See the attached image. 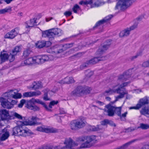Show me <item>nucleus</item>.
Wrapping results in <instances>:
<instances>
[{"label":"nucleus","instance_id":"58","mask_svg":"<svg viewBox=\"0 0 149 149\" xmlns=\"http://www.w3.org/2000/svg\"><path fill=\"white\" fill-rule=\"evenodd\" d=\"M36 117H34V116H32V118H31V120H28V121H34L35 122V124L33 125H36Z\"/></svg>","mask_w":149,"mask_h":149},{"label":"nucleus","instance_id":"56","mask_svg":"<svg viewBox=\"0 0 149 149\" xmlns=\"http://www.w3.org/2000/svg\"><path fill=\"white\" fill-rule=\"evenodd\" d=\"M143 18V16L141 15L138 17L137 18H136V20H137V22H139L141 21Z\"/></svg>","mask_w":149,"mask_h":149},{"label":"nucleus","instance_id":"13","mask_svg":"<svg viewBox=\"0 0 149 149\" xmlns=\"http://www.w3.org/2000/svg\"><path fill=\"white\" fill-rule=\"evenodd\" d=\"M148 98L146 96L143 98L140 99L138 103L136 106L131 107L130 109H138L148 104Z\"/></svg>","mask_w":149,"mask_h":149},{"label":"nucleus","instance_id":"45","mask_svg":"<svg viewBox=\"0 0 149 149\" xmlns=\"http://www.w3.org/2000/svg\"><path fill=\"white\" fill-rule=\"evenodd\" d=\"M142 54V52H139L137 53L136 55L135 56H132L131 57V59L132 60H133L134 59H135L138 57L139 56H141Z\"/></svg>","mask_w":149,"mask_h":149},{"label":"nucleus","instance_id":"54","mask_svg":"<svg viewBox=\"0 0 149 149\" xmlns=\"http://www.w3.org/2000/svg\"><path fill=\"white\" fill-rule=\"evenodd\" d=\"M88 73L86 74L87 76L88 77H90L93 74V72L92 71H91L90 70H88Z\"/></svg>","mask_w":149,"mask_h":149},{"label":"nucleus","instance_id":"6","mask_svg":"<svg viewBox=\"0 0 149 149\" xmlns=\"http://www.w3.org/2000/svg\"><path fill=\"white\" fill-rule=\"evenodd\" d=\"M36 103L40 104L43 106L47 110L51 111V109H49L45 104L41 100L34 98H32L27 102L26 105V107L34 111H39L40 109L39 107L36 105H33Z\"/></svg>","mask_w":149,"mask_h":149},{"label":"nucleus","instance_id":"4","mask_svg":"<svg viewBox=\"0 0 149 149\" xmlns=\"http://www.w3.org/2000/svg\"><path fill=\"white\" fill-rule=\"evenodd\" d=\"M78 140L79 141H85V143L81 145L80 148H89L97 141L96 137L94 135L80 137L78 138Z\"/></svg>","mask_w":149,"mask_h":149},{"label":"nucleus","instance_id":"35","mask_svg":"<svg viewBox=\"0 0 149 149\" xmlns=\"http://www.w3.org/2000/svg\"><path fill=\"white\" fill-rule=\"evenodd\" d=\"M42 87V85L41 82H38L37 83H34V84L33 85L31 88L35 89H38Z\"/></svg>","mask_w":149,"mask_h":149},{"label":"nucleus","instance_id":"41","mask_svg":"<svg viewBox=\"0 0 149 149\" xmlns=\"http://www.w3.org/2000/svg\"><path fill=\"white\" fill-rule=\"evenodd\" d=\"M139 128H140L143 130H146L149 128V125L147 124L141 123Z\"/></svg>","mask_w":149,"mask_h":149},{"label":"nucleus","instance_id":"9","mask_svg":"<svg viewBox=\"0 0 149 149\" xmlns=\"http://www.w3.org/2000/svg\"><path fill=\"white\" fill-rule=\"evenodd\" d=\"M86 122L82 119L73 120L70 123V127L72 130H76L84 127L86 125Z\"/></svg>","mask_w":149,"mask_h":149},{"label":"nucleus","instance_id":"16","mask_svg":"<svg viewBox=\"0 0 149 149\" xmlns=\"http://www.w3.org/2000/svg\"><path fill=\"white\" fill-rule=\"evenodd\" d=\"M86 90V87L80 86L77 87L72 92V93L74 95L79 96L84 93L85 92Z\"/></svg>","mask_w":149,"mask_h":149},{"label":"nucleus","instance_id":"48","mask_svg":"<svg viewBox=\"0 0 149 149\" xmlns=\"http://www.w3.org/2000/svg\"><path fill=\"white\" fill-rule=\"evenodd\" d=\"M58 103V102L57 101H53L51 102L49 105V107L50 108H52V106H53L55 104H57Z\"/></svg>","mask_w":149,"mask_h":149},{"label":"nucleus","instance_id":"8","mask_svg":"<svg viewBox=\"0 0 149 149\" xmlns=\"http://www.w3.org/2000/svg\"><path fill=\"white\" fill-rule=\"evenodd\" d=\"M136 0H119L115 7L116 10H124L131 6Z\"/></svg>","mask_w":149,"mask_h":149},{"label":"nucleus","instance_id":"64","mask_svg":"<svg viewBox=\"0 0 149 149\" xmlns=\"http://www.w3.org/2000/svg\"><path fill=\"white\" fill-rule=\"evenodd\" d=\"M4 1L7 3H10L13 0H4Z\"/></svg>","mask_w":149,"mask_h":149},{"label":"nucleus","instance_id":"17","mask_svg":"<svg viewBox=\"0 0 149 149\" xmlns=\"http://www.w3.org/2000/svg\"><path fill=\"white\" fill-rule=\"evenodd\" d=\"M0 113L1 114V118L3 120H11L13 118L12 116L9 115L8 111L6 109L1 110L0 111Z\"/></svg>","mask_w":149,"mask_h":149},{"label":"nucleus","instance_id":"1","mask_svg":"<svg viewBox=\"0 0 149 149\" xmlns=\"http://www.w3.org/2000/svg\"><path fill=\"white\" fill-rule=\"evenodd\" d=\"M35 123L34 121H17V126L13 129V135L25 137L33 134V133L25 126L33 125Z\"/></svg>","mask_w":149,"mask_h":149},{"label":"nucleus","instance_id":"28","mask_svg":"<svg viewBox=\"0 0 149 149\" xmlns=\"http://www.w3.org/2000/svg\"><path fill=\"white\" fill-rule=\"evenodd\" d=\"M137 140L136 139L132 140L127 143H126L125 144L123 145V146L114 149H125L128 147L129 145L137 141Z\"/></svg>","mask_w":149,"mask_h":149},{"label":"nucleus","instance_id":"30","mask_svg":"<svg viewBox=\"0 0 149 149\" xmlns=\"http://www.w3.org/2000/svg\"><path fill=\"white\" fill-rule=\"evenodd\" d=\"M0 58L1 61L4 62L8 60V54L6 53H4V51L1 52L0 54Z\"/></svg>","mask_w":149,"mask_h":149},{"label":"nucleus","instance_id":"59","mask_svg":"<svg viewBox=\"0 0 149 149\" xmlns=\"http://www.w3.org/2000/svg\"><path fill=\"white\" fill-rule=\"evenodd\" d=\"M140 149H149V144L144 146Z\"/></svg>","mask_w":149,"mask_h":149},{"label":"nucleus","instance_id":"40","mask_svg":"<svg viewBox=\"0 0 149 149\" xmlns=\"http://www.w3.org/2000/svg\"><path fill=\"white\" fill-rule=\"evenodd\" d=\"M92 3V2L91 1H89L88 0V1L85 0V1H81L79 3L80 5H88V4H90L91 5Z\"/></svg>","mask_w":149,"mask_h":149},{"label":"nucleus","instance_id":"57","mask_svg":"<svg viewBox=\"0 0 149 149\" xmlns=\"http://www.w3.org/2000/svg\"><path fill=\"white\" fill-rule=\"evenodd\" d=\"M134 128H129L126 130V132H130L134 130Z\"/></svg>","mask_w":149,"mask_h":149},{"label":"nucleus","instance_id":"25","mask_svg":"<svg viewBox=\"0 0 149 149\" xmlns=\"http://www.w3.org/2000/svg\"><path fill=\"white\" fill-rule=\"evenodd\" d=\"M112 17L113 16L112 15H110L106 17L103 19H102L101 20H100L97 22L96 24V26H98L105 23V22H107L108 21L110 20Z\"/></svg>","mask_w":149,"mask_h":149},{"label":"nucleus","instance_id":"43","mask_svg":"<svg viewBox=\"0 0 149 149\" xmlns=\"http://www.w3.org/2000/svg\"><path fill=\"white\" fill-rule=\"evenodd\" d=\"M80 9L79 6L77 4H75L72 8V10L74 13H77V11Z\"/></svg>","mask_w":149,"mask_h":149},{"label":"nucleus","instance_id":"24","mask_svg":"<svg viewBox=\"0 0 149 149\" xmlns=\"http://www.w3.org/2000/svg\"><path fill=\"white\" fill-rule=\"evenodd\" d=\"M1 105L3 108L8 109H10L13 107V104L8 100L4 98L2 103H1Z\"/></svg>","mask_w":149,"mask_h":149},{"label":"nucleus","instance_id":"42","mask_svg":"<svg viewBox=\"0 0 149 149\" xmlns=\"http://www.w3.org/2000/svg\"><path fill=\"white\" fill-rule=\"evenodd\" d=\"M41 92L39 91H32V96H37L40 95Z\"/></svg>","mask_w":149,"mask_h":149},{"label":"nucleus","instance_id":"21","mask_svg":"<svg viewBox=\"0 0 149 149\" xmlns=\"http://www.w3.org/2000/svg\"><path fill=\"white\" fill-rule=\"evenodd\" d=\"M9 136V131L6 128H4L2 130V135L0 139L2 141H4L7 139Z\"/></svg>","mask_w":149,"mask_h":149},{"label":"nucleus","instance_id":"61","mask_svg":"<svg viewBox=\"0 0 149 149\" xmlns=\"http://www.w3.org/2000/svg\"><path fill=\"white\" fill-rule=\"evenodd\" d=\"M50 146L52 147L53 148H52L53 149H60V148H61V149H63V147H61L60 146H56V147H53V146Z\"/></svg>","mask_w":149,"mask_h":149},{"label":"nucleus","instance_id":"60","mask_svg":"<svg viewBox=\"0 0 149 149\" xmlns=\"http://www.w3.org/2000/svg\"><path fill=\"white\" fill-rule=\"evenodd\" d=\"M66 112L63 109H60V114H65Z\"/></svg>","mask_w":149,"mask_h":149},{"label":"nucleus","instance_id":"39","mask_svg":"<svg viewBox=\"0 0 149 149\" xmlns=\"http://www.w3.org/2000/svg\"><path fill=\"white\" fill-rule=\"evenodd\" d=\"M23 97H31L32 96V91H29L28 92H26L24 93L22 95Z\"/></svg>","mask_w":149,"mask_h":149},{"label":"nucleus","instance_id":"20","mask_svg":"<svg viewBox=\"0 0 149 149\" xmlns=\"http://www.w3.org/2000/svg\"><path fill=\"white\" fill-rule=\"evenodd\" d=\"M121 109L122 107H115L114 111V112H115V113L119 116L121 119L123 118H125L127 113V112L126 111L124 113L121 114Z\"/></svg>","mask_w":149,"mask_h":149},{"label":"nucleus","instance_id":"12","mask_svg":"<svg viewBox=\"0 0 149 149\" xmlns=\"http://www.w3.org/2000/svg\"><path fill=\"white\" fill-rule=\"evenodd\" d=\"M65 146L63 147V149H75L74 148L78 145L77 143L73 142L72 140L70 138H66L64 142Z\"/></svg>","mask_w":149,"mask_h":149},{"label":"nucleus","instance_id":"50","mask_svg":"<svg viewBox=\"0 0 149 149\" xmlns=\"http://www.w3.org/2000/svg\"><path fill=\"white\" fill-rule=\"evenodd\" d=\"M72 43L66 44H64L63 47L65 48H68L72 47Z\"/></svg>","mask_w":149,"mask_h":149},{"label":"nucleus","instance_id":"27","mask_svg":"<svg viewBox=\"0 0 149 149\" xmlns=\"http://www.w3.org/2000/svg\"><path fill=\"white\" fill-rule=\"evenodd\" d=\"M43 91L44 93V96L43 97V99L45 100H49V98L47 97L48 95H50L51 96L53 93L52 91H49L48 88L45 89Z\"/></svg>","mask_w":149,"mask_h":149},{"label":"nucleus","instance_id":"52","mask_svg":"<svg viewBox=\"0 0 149 149\" xmlns=\"http://www.w3.org/2000/svg\"><path fill=\"white\" fill-rule=\"evenodd\" d=\"M72 14V12L70 11H65L64 13V15L66 17L70 16Z\"/></svg>","mask_w":149,"mask_h":149},{"label":"nucleus","instance_id":"55","mask_svg":"<svg viewBox=\"0 0 149 149\" xmlns=\"http://www.w3.org/2000/svg\"><path fill=\"white\" fill-rule=\"evenodd\" d=\"M52 148V147L49 146H46L40 148L38 149H53Z\"/></svg>","mask_w":149,"mask_h":149},{"label":"nucleus","instance_id":"31","mask_svg":"<svg viewBox=\"0 0 149 149\" xmlns=\"http://www.w3.org/2000/svg\"><path fill=\"white\" fill-rule=\"evenodd\" d=\"M12 10L11 7L9 6L4 9H0V15L10 12Z\"/></svg>","mask_w":149,"mask_h":149},{"label":"nucleus","instance_id":"33","mask_svg":"<svg viewBox=\"0 0 149 149\" xmlns=\"http://www.w3.org/2000/svg\"><path fill=\"white\" fill-rule=\"evenodd\" d=\"M104 4V3L101 2L99 0L96 1L93 3L91 4V8L97 7Z\"/></svg>","mask_w":149,"mask_h":149},{"label":"nucleus","instance_id":"15","mask_svg":"<svg viewBox=\"0 0 149 149\" xmlns=\"http://www.w3.org/2000/svg\"><path fill=\"white\" fill-rule=\"evenodd\" d=\"M19 29L18 28H15L12 29L5 35V38L10 39L14 38L19 33Z\"/></svg>","mask_w":149,"mask_h":149},{"label":"nucleus","instance_id":"34","mask_svg":"<svg viewBox=\"0 0 149 149\" xmlns=\"http://www.w3.org/2000/svg\"><path fill=\"white\" fill-rule=\"evenodd\" d=\"M36 47L39 48H41L45 46V41H39L35 43Z\"/></svg>","mask_w":149,"mask_h":149},{"label":"nucleus","instance_id":"38","mask_svg":"<svg viewBox=\"0 0 149 149\" xmlns=\"http://www.w3.org/2000/svg\"><path fill=\"white\" fill-rule=\"evenodd\" d=\"M16 55H14L12 52L10 53L9 55H8V59L10 61V62L13 61L15 59V56Z\"/></svg>","mask_w":149,"mask_h":149},{"label":"nucleus","instance_id":"22","mask_svg":"<svg viewBox=\"0 0 149 149\" xmlns=\"http://www.w3.org/2000/svg\"><path fill=\"white\" fill-rule=\"evenodd\" d=\"M75 81L73 78L70 77H67L63 79L60 81L59 83L61 84H70V83H74Z\"/></svg>","mask_w":149,"mask_h":149},{"label":"nucleus","instance_id":"47","mask_svg":"<svg viewBox=\"0 0 149 149\" xmlns=\"http://www.w3.org/2000/svg\"><path fill=\"white\" fill-rule=\"evenodd\" d=\"M142 66L144 68L149 67V59L143 62L142 64Z\"/></svg>","mask_w":149,"mask_h":149},{"label":"nucleus","instance_id":"53","mask_svg":"<svg viewBox=\"0 0 149 149\" xmlns=\"http://www.w3.org/2000/svg\"><path fill=\"white\" fill-rule=\"evenodd\" d=\"M45 46L46 47H48L50 46L51 45L52 43L49 41H45Z\"/></svg>","mask_w":149,"mask_h":149},{"label":"nucleus","instance_id":"2","mask_svg":"<svg viewBox=\"0 0 149 149\" xmlns=\"http://www.w3.org/2000/svg\"><path fill=\"white\" fill-rule=\"evenodd\" d=\"M110 43L105 44L101 46L96 53L97 57L87 61L80 66L81 70H83L88 67L89 65L94 64L100 61L105 60L107 57L102 56V55L109 47Z\"/></svg>","mask_w":149,"mask_h":149},{"label":"nucleus","instance_id":"37","mask_svg":"<svg viewBox=\"0 0 149 149\" xmlns=\"http://www.w3.org/2000/svg\"><path fill=\"white\" fill-rule=\"evenodd\" d=\"M21 50V48L20 47L16 46L12 52L14 55H16L17 53L19 52Z\"/></svg>","mask_w":149,"mask_h":149},{"label":"nucleus","instance_id":"3","mask_svg":"<svg viewBox=\"0 0 149 149\" xmlns=\"http://www.w3.org/2000/svg\"><path fill=\"white\" fill-rule=\"evenodd\" d=\"M132 70H129L123 74L118 76L117 81V84L113 86L116 88H120V89L124 87L127 86L130 83V81L124 82L128 79L130 77Z\"/></svg>","mask_w":149,"mask_h":149},{"label":"nucleus","instance_id":"36","mask_svg":"<svg viewBox=\"0 0 149 149\" xmlns=\"http://www.w3.org/2000/svg\"><path fill=\"white\" fill-rule=\"evenodd\" d=\"M13 116H12L13 118L12 119H14L15 118H16L19 120H22V116L17 113H14L13 114Z\"/></svg>","mask_w":149,"mask_h":149},{"label":"nucleus","instance_id":"19","mask_svg":"<svg viewBox=\"0 0 149 149\" xmlns=\"http://www.w3.org/2000/svg\"><path fill=\"white\" fill-rule=\"evenodd\" d=\"M37 19L34 18L31 19L29 21L26 22L25 24V27L26 28L30 29L34 26L37 25Z\"/></svg>","mask_w":149,"mask_h":149},{"label":"nucleus","instance_id":"49","mask_svg":"<svg viewBox=\"0 0 149 149\" xmlns=\"http://www.w3.org/2000/svg\"><path fill=\"white\" fill-rule=\"evenodd\" d=\"M26 101L24 99H22L20 102V103L18 104V107L19 108H21L22 107L23 104L25 103Z\"/></svg>","mask_w":149,"mask_h":149},{"label":"nucleus","instance_id":"5","mask_svg":"<svg viewBox=\"0 0 149 149\" xmlns=\"http://www.w3.org/2000/svg\"><path fill=\"white\" fill-rule=\"evenodd\" d=\"M116 92L119 94V95L115 97L116 99L115 101L113 102H111L112 104L114 103L119 99L124 97L125 95L127 94L128 93L127 91L126 90L125 88L123 89H120V88H116L113 87L112 89H110L107 91H106L104 93V95L105 96H107L108 95L112 94Z\"/></svg>","mask_w":149,"mask_h":149},{"label":"nucleus","instance_id":"44","mask_svg":"<svg viewBox=\"0 0 149 149\" xmlns=\"http://www.w3.org/2000/svg\"><path fill=\"white\" fill-rule=\"evenodd\" d=\"M30 51L29 49H26L24 51L23 53V56L24 57H27L30 54Z\"/></svg>","mask_w":149,"mask_h":149},{"label":"nucleus","instance_id":"11","mask_svg":"<svg viewBox=\"0 0 149 149\" xmlns=\"http://www.w3.org/2000/svg\"><path fill=\"white\" fill-rule=\"evenodd\" d=\"M36 130L46 133H54L57 132V130L55 128L44 125L38 127L36 128Z\"/></svg>","mask_w":149,"mask_h":149},{"label":"nucleus","instance_id":"26","mask_svg":"<svg viewBox=\"0 0 149 149\" xmlns=\"http://www.w3.org/2000/svg\"><path fill=\"white\" fill-rule=\"evenodd\" d=\"M130 29L127 28L120 33L119 36L120 37L128 36L130 35Z\"/></svg>","mask_w":149,"mask_h":149},{"label":"nucleus","instance_id":"14","mask_svg":"<svg viewBox=\"0 0 149 149\" xmlns=\"http://www.w3.org/2000/svg\"><path fill=\"white\" fill-rule=\"evenodd\" d=\"M5 94H7L6 95H7L8 97V99L11 98L17 99L21 98L22 97L21 93H17L13 90L8 91Z\"/></svg>","mask_w":149,"mask_h":149},{"label":"nucleus","instance_id":"63","mask_svg":"<svg viewBox=\"0 0 149 149\" xmlns=\"http://www.w3.org/2000/svg\"><path fill=\"white\" fill-rule=\"evenodd\" d=\"M11 103L13 105H13L15 104H16L17 103V101L16 100H11Z\"/></svg>","mask_w":149,"mask_h":149},{"label":"nucleus","instance_id":"46","mask_svg":"<svg viewBox=\"0 0 149 149\" xmlns=\"http://www.w3.org/2000/svg\"><path fill=\"white\" fill-rule=\"evenodd\" d=\"M109 123H113V122L112 121H109L108 120H105L101 122V124L102 125H106L107 124H108Z\"/></svg>","mask_w":149,"mask_h":149},{"label":"nucleus","instance_id":"18","mask_svg":"<svg viewBox=\"0 0 149 149\" xmlns=\"http://www.w3.org/2000/svg\"><path fill=\"white\" fill-rule=\"evenodd\" d=\"M111 103V102L105 106L104 111L108 113V115L109 116H112L114 115L115 107L112 105Z\"/></svg>","mask_w":149,"mask_h":149},{"label":"nucleus","instance_id":"32","mask_svg":"<svg viewBox=\"0 0 149 149\" xmlns=\"http://www.w3.org/2000/svg\"><path fill=\"white\" fill-rule=\"evenodd\" d=\"M99 125H97L96 126H89L88 127V130L91 131H95L99 130L101 128L100 127Z\"/></svg>","mask_w":149,"mask_h":149},{"label":"nucleus","instance_id":"62","mask_svg":"<svg viewBox=\"0 0 149 149\" xmlns=\"http://www.w3.org/2000/svg\"><path fill=\"white\" fill-rule=\"evenodd\" d=\"M113 141H107L105 142L104 144L105 145H108L109 144L112 142H113Z\"/></svg>","mask_w":149,"mask_h":149},{"label":"nucleus","instance_id":"10","mask_svg":"<svg viewBox=\"0 0 149 149\" xmlns=\"http://www.w3.org/2000/svg\"><path fill=\"white\" fill-rule=\"evenodd\" d=\"M36 63H43L46 61L52 60L54 59V57L52 55H42L36 56Z\"/></svg>","mask_w":149,"mask_h":149},{"label":"nucleus","instance_id":"23","mask_svg":"<svg viewBox=\"0 0 149 149\" xmlns=\"http://www.w3.org/2000/svg\"><path fill=\"white\" fill-rule=\"evenodd\" d=\"M36 56L29 58L24 61V63L25 65L36 63Z\"/></svg>","mask_w":149,"mask_h":149},{"label":"nucleus","instance_id":"7","mask_svg":"<svg viewBox=\"0 0 149 149\" xmlns=\"http://www.w3.org/2000/svg\"><path fill=\"white\" fill-rule=\"evenodd\" d=\"M62 31L59 29H52L42 32V36L47 37L51 40L54 38L56 35L60 36L63 34Z\"/></svg>","mask_w":149,"mask_h":149},{"label":"nucleus","instance_id":"29","mask_svg":"<svg viewBox=\"0 0 149 149\" xmlns=\"http://www.w3.org/2000/svg\"><path fill=\"white\" fill-rule=\"evenodd\" d=\"M140 113L141 114L149 116V110L148 107V105L143 107L141 110L140 111Z\"/></svg>","mask_w":149,"mask_h":149},{"label":"nucleus","instance_id":"51","mask_svg":"<svg viewBox=\"0 0 149 149\" xmlns=\"http://www.w3.org/2000/svg\"><path fill=\"white\" fill-rule=\"evenodd\" d=\"M137 24H135L130 26V27L128 28L130 29V30L131 31L133 30L136 28L137 27Z\"/></svg>","mask_w":149,"mask_h":149}]
</instances>
